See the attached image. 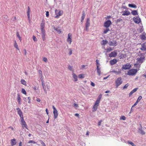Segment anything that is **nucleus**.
<instances>
[{"label": "nucleus", "mask_w": 146, "mask_h": 146, "mask_svg": "<svg viewBox=\"0 0 146 146\" xmlns=\"http://www.w3.org/2000/svg\"><path fill=\"white\" fill-rule=\"evenodd\" d=\"M102 121V120H100L98 122V125L99 126L101 125Z\"/></svg>", "instance_id": "62"}, {"label": "nucleus", "mask_w": 146, "mask_h": 146, "mask_svg": "<svg viewBox=\"0 0 146 146\" xmlns=\"http://www.w3.org/2000/svg\"><path fill=\"white\" fill-rule=\"evenodd\" d=\"M142 97L141 96H139L137 100L136 101H137V102H139L140 101V100L142 99Z\"/></svg>", "instance_id": "45"}, {"label": "nucleus", "mask_w": 146, "mask_h": 146, "mask_svg": "<svg viewBox=\"0 0 146 146\" xmlns=\"http://www.w3.org/2000/svg\"><path fill=\"white\" fill-rule=\"evenodd\" d=\"M131 67V65L127 63L126 64L123 65L122 66L121 69L122 70H128Z\"/></svg>", "instance_id": "5"}, {"label": "nucleus", "mask_w": 146, "mask_h": 146, "mask_svg": "<svg viewBox=\"0 0 146 146\" xmlns=\"http://www.w3.org/2000/svg\"><path fill=\"white\" fill-rule=\"evenodd\" d=\"M128 6L129 7L136 8L137 7V6L135 4H128Z\"/></svg>", "instance_id": "29"}, {"label": "nucleus", "mask_w": 146, "mask_h": 146, "mask_svg": "<svg viewBox=\"0 0 146 146\" xmlns=\"http://www.w3.org/2000/svg\"><path fill=\"white\" fill-rule=\"evenodd\" d=\"M131 13L134 15H138L137 10H133L132 11Z\"/></svg>", "instance_id": "32"}, {"label": "nucleus", "mask_w": 146, "mask_h": 146, "mask_svg": "<svg viewBox=\"0 0 146 146\" xmlns=\"http://www.w3.org/2000/svg\"><path fill=\"white\" fill-rule=\"evenodd\" d=\"M78 78H84V74H80L78 76Z\"/></svg>", "instance_id": "37"}, {"label": "nucleus", "mask_w": 146, "mask_h": 146, "mask_svg": "<svg viewBox=\"0 0 146 146\" xmlns=\"http://www.w3.org/2000/svg\"><path fill=\"white\" fill-rule=\"evenodd\" d=\"M21 82L22 84H23L25 86H26L27 85L26 82L24 79H21Z\"/></svg>", "instance_id": "34"}, {"label": "nucleus", "mask_w": 146, "mask_h": 146, "mask_svg": "<svg viewBox=\"0 0 146 146\" xmlns=\"http://www.w3.org/2000/svg\"><path fill=\"white\" fill-rule=\"evenodd\" d=\"M43 60L46 62H48L47 59L45 57L43 58Z\"/></svg>", "instance_id": "52"}, {"label": "nucleus", "mask_w": 146, "mask_h": 146, "mask_svg": "<svg viewBox=\"0 0 146 146\" xmlns=\"http://www.w3.org/2000/svg\"><path fill=\"white\" fill-rule=\"evenodd\" d=\"M111 24L112 23L111 21L108 20L104 22V27L108 28L110 27Z\"/></svg>", "instance_id": "6"}, {"label": "nucleus", "mask_w": 146, "mask_h": 146, "mask_svg": "<svg viewBox=\"0 0 146 146\" xmlns=\"http://www.w3.org/2000/svg\"><path fill=\"white\" fill-rule=\"evenodd\" d=\"M41 32L42 36V39L44 41L45 40V31H43Z\"/></svg>", "instance_id": "25"}, {"label": "nucleus", "mask_w": 146, "mask_h": 146, "mask_svg": "<svg viewBox=\"0 0 146 146\" xmlns=\"http://www.w3.org/2000/svg\"><path fill=\"white\" fill-rule=\"evenodd\" d=\"M90 25V20L89 18H88L87 19L86 23V31L88 30V28Z\"/></svg>", "instance_id": "10"}, {"label": "nucleus", "mask_w": 146, "mask_h": 146, "mask_svg": "<svg viewBox=\"0 0 146 146\" xmlns=\"http://www.w3.org/2000/svg\"><path fill=\"white\" fill-rule=\"evenodd\" d=\"M22 142L21 141L19 142V146H22Z\"/></svg>", "instance_id": "64"}, {"label": "nucleus", "mask_w": 146, "mask_h": 146, "mask_svg": "<svg viewBox=\"0 0 146 146\" xmlns=\"http://www.w3.org/2000/svg\"><path fill=\"white\" fill-rule=\"evenodd\" d=\"M120 119H123V120H125L126 119V117L125 116H123L121 117L120 118Z\"/></svg>", "instance_id": "54"}, {"label": "nucleus", "mask_w": 146, "mask_h": 146, "mask_svg": "<svg viewBox=\"0 0 146 146\" xmlns=\"http://www.w3.org/2000/svg\"><path fill=\"white\" fill-rule=\"evenodd\" d=\"M96 63L97 67V66L98 67H99V66H100V63L99 62V60H96Z\"/></svg>", "instance_id": "43"}, {"label": "nucleus", "mask_w": 146, "mask_h": 146, "mask_svg": "<svg viewBox=\"0 0 146 146\" xmlns=\"http://www.w3.org/2000/svg\"><path fill=\"white\" fill-rule=\"evenodd\" d=\"M72 76L73 78L74 79V81L76 82L78 80V77L76 75L74 72L72 74Z\"/></svg>", "instance_id": "24"}, {"label": "nucleus", "mask_w": 146, "mask_h": 146, "mask_svg": "<svg viewBox=\"0 0 146 146\" xmlns=\"http://www.w3.org/2000/svg\"><path fill=\"white\" fill-rule=\"evenodd\" d=\"M17 110H18V113L20 116V117L22 118H24L23 113L22 111L19 108H17Z\"/></svg>", "instance_id": "12"}, {"label": "nucleus", "mask_w": 146, "mask_h": 146, "mask_svg": "<svg viewBox=\"0 0 146 146\" xmlns=\"http://www.w3.org/2000/svg\"><path fill=\"white\" fill-rule=\"evenodd\" d=\"M128 86H129V85H128V84H126L125 85V86H124V87H123V89H124L127 88V87H128Z\"/></svg>", "instance_id": "53"}, {"label": "nucleus", "mask_w": 146, "mask_h": 146, "mask_svg": "<svg viewBox=\"0 0 146 146\" xmlns=\"http://www.w3.org/2000/svg\"><path fill=\"white\" fill-rule=\"evenodd\" d=\"M46 16L47 17H48L49 16V14L48 11H46Z\"/></svg>", "instance_id": "60"}, {"label": "nucleus", "mask_w": 146, "mask_h": 146, "mask_svg": "<svg viewBox=\"0 0 146 146\" xmlns=\"http://www.w3.org/2000/svg\"><path fill=\"white\" fill-rule=\"evenodd\" d=\"M145 60V57L144 56L141 57L137 59L136 65H140L143 62L144 60Z\"/></svg>", "instance_id": "1"}, {"label": "nucleus", "mask_w": 146, "mask_h": 146, "mask_svg": "<svg viewBox=\"0 0 146 146\" xmlns=\"http://www.w3.org/2000/svg\"><path fill=\"white\" fill-rule=\"evenodd\" d=\"M33 143L34 144H35L36 143V142L33 140H30L28 142V143Z\"/></svg>", "instance_id": "49"}, {"label": "nucleus", "mask_w": 146, "mask_h": 146, "mask_svg": "<svg viewBox=\"0 0 146 146\" xmlns=\"http://www.w3.org/2000/svg\"><path fill=\"white\" fill-rule=\"evenodd\" d=\"M127 143L133 146L134 145V144L132 142L130 141H128Z\"/></svg>", "instance_id": "46"}, {"label": "nucleus", "mask_w": 146, "mask_h": 146, "mask_svg": "<svg viewBox=\"0 0 146 146\" xmlns=\"http://www.w3.org/2000/svg\"><path fill=\"white\" fill-rule=\"evenodd\" d=\"M63 13V11H60L58 12V14L55 17L56 18H58L60 16L62 15Z\"/></svg>", "instance_id": "22"}, {"label": "nucleus", "mask_w": 146, "mask_h": 146, "mask_svg": "<svg viewBox=\"0 0 146 146\" xmlns=\"http://www.w3.org/2000/svg\"><path fill=\"white\" fill-rule=\"evenodd\" d=\"M133 21L137 24H139L141 22L140 18L139 17H135L133 18Z\"/></svg>", "instance_id": "7"}, {"label": "nucleus", "mask_w": 146, "mask_h": 146, "mask_svg": "<svg viewBox=\"0 0 146 146\" xmlns=\"http://www.w3.org/2000/svg\"><path fill=\"white\" fill-rule=\"evenodd\" d=\"M85 17V12L84 11L82 12V16L81 17V21L82 22L84 19Z\"/></svg>", "instance_id": "28"}, {"label": "nucleus", "mask_w": 146, "mask_h": 146, "mask_svg": "<svg viewBox=\"0 0 146 146\" xmlns=\"http://www.w3.org/2000/svg\"><path fill=\"white\" fill-rule=\"evenodd\" d=\"M109 29L108 28H107L106 29H104V31L103 33L104 34H106L109 31H110Z\"/></svg>", "instance_id": "39"}, {"label": "nucleus", "mask_w": 146, "mask_h": 146, "mask_svg": "<svg viewBox=\"0 0 146 146\" xmlns=\"http://www.w3.org/2000/svg\"><path fill=\"white\" fill-rule=\"evenodd\" d=\"M70 51L69 53V55H70L72 54V50L71 49H69Z\"/></svg>", "instance_id": "56"}, {"label": "nucleus", "mask_w": 146, "mask_h": 146, "mask_svg": "<svg viewBox=\"0 0 146 146\" xmlns=\"http://www.w3.org/2000/svg\"><path fill=\"white\" fill-rule=\"evenodd\" d=\"M117 62V60L116 59H113L110 61V64L111 65H113L115 64Z\"/></svg>", "instance_id": "21"}, {"label": "nucleus", "mask_w": 146, "mask_h": 146, "mask_svg": "<svg viewBox=\"0 0 146 146\" xmlns=\"http://www.w3.org/2000/svg\"><path fill=\"white\" fill-rule=\"evenodd\" d=\"M133 93V92L131 91L129 94V96L130 97Z\"/></svg>", "instance_id": "61"}, {"label": "nucleus", "mask_w": 146, "mask_h": 146, "mask_svg": "<svg viewBox=\"0 0 146 146\" xmlns=\"http://www.w3.org/2000/svg\"><path fill=\"white\" fill-rule=\"evenodd\" d=\"M14 46L15 47L17 50H19V48L18 45L16 41V40L15 41V43L14 44Z\"/></svg>", "instance_id": "36"}, {"label": "nucleus", "mask_w": 146, "mask_h": 146, "mask_svg": "<svg viewBox=\"0 0 146 146\" xmlns=\"http://www.w3.org/2000/svg\"><path fill=\"white\" fill-rule=\"evenodd\" d=\"M107 52H109L110 51L112 50L113 49L111 47H109L105 49Z\"/></svg>", "instance_id": "38"}, {"label": "nucleus", "mask_w": 146, "mask_h": 146, "mask_svg": "<svg viewBox=\"0 0 146 146\" xmlns=\"http://www.w3.org/2000/svg\"><path fill=\"white\" fill-rule=\"evenodd\" d=\"M28 99L29 100V101L28 102V103H30L31 102V98L30 97H28Z\"/></svg>", "instance_id": "57"}, {"label": "nucleus", "mask_w": 146, "mask_h": 146, "mask_svg": "<svg viewBox=\"0 0 146 146\" xmlns=\"http://www.w3.org/2000/svg\"><path fill=\"white\" fill-rule=\"evenodd\" d=\"M137 89H138V88H135L133 90H132V91L133 92V93H134V92H136L137 91Z\"/></svg>", "instance_id": "58"}, {"label": "nucleus", "mask_w": 146, "mask_h": 146, "mask_svg": "<svg viewBox=\"0 0 146 146\" xmlns=\"http://www.w3.org/2000/svg\"><path fill=\"white\" fill-rule=\"evenodd\" d=\"M58 28H56L55 27H54V29L59 34H60L61 33V29H58Z\"/></svg>", "instance_id": "31"}, {"label": "nucleus", "mask_w": 146, "mask_h": 146, "mask_svg": "<svg viewBox=\"0 0 146 146\" xmlns=\"http://www.w3.org/2000/svg\"><path fill=\"white\" fill-rule=\"evenodd\" d=\"M141 47L140 49L143 51H146V43L145 42L141 44Z\"/></svg>", "instance_id": "16"}, {"label": "nucleus", "mask_w": 146, "mask_h": 146, "mask_svg": "<svg viewBox=\"0 0 146 146\" xmlns=\"http://www.w3.org/2000/svg\"><path fill=\"white\" fill-rule=\"evenodd\" d=\"M72 34L71 33H69L68 35L67 41L70 44H71L72 41Z\"/></svg>", "instance_id": "11"}, {"label": "nucleus", "mask_w": 146, "mask_h": 146, "mask_svg": "<svg viewBox=\"0 0 146 146\" xmlns=\"http://www.w3.org/2000/svg\"><path fill=\"white\" fill-rule=\"evenodd\" d=\"M21 123L22 127L23 129L25 127L26 129H28L27 124L25 121L24 118L21 119Z\"/></svg>", "instance_id": "8"}, {"label": "nucleus", "mask_w": 146, "mask_h": 146, "mask_svg": "<svg viewBox=\"0 0 146 146\" xmlns=\"http://www.w3.org/2000/svg\"><path fill=\"white\" fill-rule=\"evenodd\" d=\"M138 103V102H137V101H136L135 103L134 104V105L132 106L131 107V109L132 108L135 107V106L137 105V103Z\"/></svg>", "instance_id": "55"}, {"label": "nucleus", "mask_w": 146, "mask_h": 146, "mask_svg": "<svg viewBox=\"0 0 146 146\" xmlns=\"http://www.w3.org/2000/svg\"><path fill=\"white\" fill-rule=\"evenodd\" d=\"M52 108L53 109V113L54 114V119H56L57 118L58 115V111L53 106H52Z\"/></svg>", "instance_id": "4"}, {"label": "nucleus", "mask_w": 146, "mask_h": 146, "mask_svg": "<svg viewBox=\"0 0 146 146\" xmlns=\"http://www.w3.org/2000/svg\"><path fill=\"white\" fill-rule=\"evenodd\" d=\"M91 85L93 87H94L95 86V84L92 82H91Z\"/></svg>", "instance_id": "59"}, {"label": "nucleus", "mask_w": 146, "mask_h": 146, "mask_svg": "<svg viewBox=\"0 0 146 146\" xmlns=\"http://www.w3.org/2000/svg\"><path fill=\"white\" fill-rule=\"evenodd\" d=\"M97 72L98 74V75L100 76L101 74V71L100 68H99V67H98L97 66Z\"/></svg>", "instance_id": "35"}, {"label": "nucleus", "mask_w": 146, "mask_h": 146, "mask_svg": "<svg viewBox=\"0 0 146 146\" xmlns=\"http://www.w3.org/2000/svg\"><path fill=\"white\" fill-rule=\"evenodd\" d=\"M117 53L115 51H114L111 52V53L109 54V56L111 58L112 57H115L117 55Z\"/></svg>", "instance_id": "14"}, {"label": "nucleus", "mask_w": 146, "mask_h": 146, "mask_svg": "<svg viewBox=\"0 0 146 146\" xmlns=\"http://www.w3.org/2000/svg\"><path fill=\"white\" fill-rule=\"evenodd\" d=\"M137 69H132L129 70L127 73V75L129 76H133L135 75L137 72Z\"/></svg>", "instance_id": "2"}, {"label": "nucleus", "mask_w": 146, "mask_h": 146, "mask_svg": "<svg viewBox=\"0 0 146 146\" xmlns=\"http://www.w3.org/2000/svg\"><path fill=\"white\" fill-rule=\"evenodd\" d=\"M146 34L143 33L141 36V38L142 40H145L146 39Z\"/></svg>", "instance_id": "23"}, {"label": "nucleus", "mask_w": 146, "mask_h": 146, "mask_svg": "<svg viewBox=\"0 0 146 146\" xmlns=\"http://www.w3.org/2000/svg\"><path fill=\"white\" fill-rule=\"evenodd\" d=\"M40 143L42 146H46L45 143L42 141L40 140Z\"/></svg>", "instance_id": "50"}, {"label": "nucleus", "mask_w": 146, "mask_h": 146, "mask_svg": "<svg viewBox=\"0 0 146 146\" xmlns=\"http://www.w3.org/2000/svg\"><path fill=\"white\" fill-rule=\"evenodd\" d=\"M140 128L139 129V133L142 135H145V132L142 129V127L141 124L140 125Z\"/></svg>", "instance_id": "20"}, {"label": "nucleus", "mask_w": 146, "mask_h": 146, "mask_svg": "<svg viewBox=\"0 0 146 146\" xmlns=\"http://www.w3.org/2000/svg\"><path fill=\"white\" fill-rule=\"evenodd\" d=\"M38 73L39 74V76L40 77H42L43 76L42 72L41 70H38Z\"/></svg>", "instance_id": "40"}, {"label": "nucleus", "mask_w": 146, "mask_h": 146, "mask_svg": "<svg viewBox=\"0 0 146 146\" xmlns=\"http://www.w3.org/2000/svg\"><path fill=\"white\" fill-rule=\"evenodd\" d=\"M68 69L70 71H73L74 72V70L73 69V68L72 66H68Z\"/></svg>", "instance_id": "44"}, {"label": "nucleus", "mask_w": 146, "mask_h": 146, "mask_svg": "<svg viewBox=\"0 0 146 146\" xmlns=\"http://www.w3.org/2000/svg\"><path fill=\"white\" fill-rule=\"evenodd\" d=\"M16 139L14 138L13 139H11V145L12 146H13L14 145H15L16 143Z\"/></svg>", "instance_id": "19"}, {"label": "nucleus", "mask_w": 146, "mask_h": 146, "mask_svg": "<svg viewBox=\"0 0 146 146\" xmlns=\"http://www.w3.org/2000/svg\"><path fill=\"white\" fill-rule=\"evenodd\" d=\"M108 42V41L106 40H102V43H101L102 45H105Z\"/></svg>", "instance_id": "33"}, {"label": "nucleus", "mask_w": 146, "mask_h": 146, "mask_svg": "<svg viewBox=\"0 0 146 146\" xmlns=\"http://www.w3.org/2000/svg\"><path fill=\"white\" fill-rule=\"evenodd\" d=\"M73 106L76 108H77L78 107V104L74 103L73 104Z\"/></svg>", "instance_id": "47"}, {"label": "nucleus", "mask_w": 146, "mask_h": 146, "mask_svg": "<svg viewBox=\"0 0 146 146\" xmlns=\"http://www.w3.org/2000/svg\"><path fill=\"white\" fill-rule=\"evenodd\" d=\"M117 42L116 40H113L112 41H110L108 44L110 46H116Z\"/></svg>", "instance_id": "9"}, {"label": "nucleus", "mask_w": 146, "mask_h": 146, "mask_svg": "<svg viewBox=\"0 0 146 146\" xmlns=\"http://www.w3.org/2000/svg\"><path fill=\"white\" fill-rule=\"evenodd\" d=\"M46 114L47 115H48L49 114L48 113V109L46 108Z\"/></svg>", "instance_id": "63"}, {"label": "nucleus", "mask_w": 146, "mask_h": 146, "mask_svg": "<svg viewBox=\"0 0 146 146\" xmlns=\"http://www.w3.org/2000/svg\"><path fill=\"white\" fill-rule=\"evenodd\" d=\"M46 86L47 87V90H49L50 89V86L49 85V84H46Z\"/></svg>", "instance_id": "48"}, {"label": "nucleus", "mask_w": 146, "mask_h": 146, "mask_svg": "<svg viewBox=\"0 0 146 146\" xmlns=\"http://www.w3.org/2000/svg\"><path fill=\"white\" fill-rule=\"evenodd\" d=\"M17 101L18 102L19 104H21V98L20 96V95L19 94L17 95Z\"/></svg>", "instance_id": "30"}, {"label": "nucleus", "mask_w": 146, "mask_h": 146, "mask_svg": "<svg viewBox=\"0 0 146 146\" xmlns=\"http://www.w3.org/2000/svg\"><path fill=\"white\" fill-rule=\"evenodd\" d=\"M43 82V81H42V85L43 87V89H44L45 93L46 94L47 91L46 90V88L45 87V84L44 83V82Z\"/></svg>", "instance_id": "27"}, {"label": "nucleus", "mask_w": 146, "mask_h": 146, "mask_svg": "<svg viewBox=\"0 0 146 146\" xmlns=\"http://www.w3.org/2000/svg\"><path fill=\"white\" fill-rule=\"evenodd\" d=\"M102 95L101 94H100L98 96V98H97V100L96 101L97 103H100V100L102 98Z\"/></svg>", "instance_id": "26"}, {"label": "nucleus", "mask_w": 146, "mask_h": 146, "mask_svg": "<svg viewBox=\"0 0 146 146\" xmlns=\"http://www.w3.org/2000/svg\"><path fill=\"white\" fill-rule=\"evenodd\" d=\"M33 39L34 41H36L37 40V39L36 37L34 36H33Z\"/></svg>", "instance_id": "51"}, {"label": "nucleus", "mask_w": 146, "mask_h": 146, "mask_svg": "<svg viewBox=\"0 0 146 146\" xmlns=\"http://www.w3.org/2000/svg\"><path fill=\"white\" fill-rule=\"evenodd\" d=\"M44 25H45L44 23L43 22H42L41 23V24L40 25L41 32L45 31V30L44 29Z\"/></svg>", "instance_id": "18"}, {"label": "nucleus", "mask_w": 146, "mask_h": 146, "mask_svg": "<svg viewBox=\"0 0 146 146\" xmlns=\"http://www.w3.org/2000/svg\"><path fill=\"white\" fill-rule=\"evenodd\" d=\"M122 82L123 81L121 78H118L115 81V83L116 88H118V87L122 83Z\"/></svg>", "instance_id": "3"}, {"label": "nucleus", "mask_w": 146, "mask_h": 146, "mask_svg": "<svg viewBox=\"0 0 146 146\" xmlns=\"http://www.w3.org/2000/svg\"><path fill=\"white\" fill-rule=\"evenodd\" d=\"M122 15L123 16L128 15L130 14V12L128 10H126L125 11H123L122 12Z\"/></svg>", "instance_id": "15"}, {"label": "nucleus", "mask_w": 146, "mask_h": 146, "mask_svg": "<svg viewBox=\"0 0 146 146\" xmlns=\"http://www.w3.org/2000/svg\"><path fill=\"white\" fill-rule=\"evenodd\" d=\"M99 103H97L96 102L95 104L92 108L93 112H95L96 110L98 108V107L99 105Z\"/></svg>", "instance_id": "13"}, {"label": "nucleus", "mask_w": 146, "mask_h": 146, "mask_svg": "<svg viewBox=\"0 0 146 146\" xmlns=\"http://www.w3.org/2000/svg\"><path fill=\"white\" fill-rule=\"evenodd\" d=\"M17 36L18 38L20 40V41L21 42V37L20 36L19 33L18 32H17Z\"/></svg>", "instance_id": "41"}, {"label": "nucleus", "mask_w": 146, "mask_h": 146, "mask_svg": "<svg viewBox=\"0 0 146 146\" xmlns=\"http://www.w3.org/2000/svg\"><path fill=\"white\" fill-rule=\"evenodd\" d=\"M31 12V9L29 6H28L27 8V16L28 20L29 21H30V14Z\"/></svg>", "instance_id": "17"}, {"label": "nucleus", "mask_w": 146, "mask_h": 146, "mask_svg": "<svg viewBox=\"0 0 146 146\" xmlns=\"http://www.w3.org/2000/svg\"><path fill=\"white\" fill-rule=\"evenodd\" d=\"M21 92L25 94V95H26V94H27V92L25 91V89H23V88L22 89V90H21Z\"/></svg>", "instance_id": "42"}]
</instances>
